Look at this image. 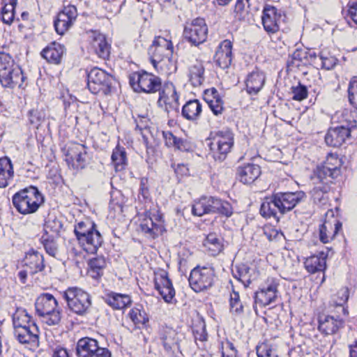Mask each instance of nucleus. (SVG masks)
I'll return each mask as SVG.
<instances>
[{
    "instance_id": "16",
    "label": "nucleus",
    "mask_w": 357,
    "mask_h": 357,
    "mask_svg": "<svg viewBox=\"0 0 357 357\" xmlns=\"http://www.w3.org/2000/svg\"><path fill=\"white\" fill-rule=\"evenodd\" d=\"M77 17V11L75 6L70 5L60 11L56 20L54 21V28L59 35L64 34L73 25Z\"/></svg>"
},
{
    "instance_id": "5",
    "label": "nucleus",
    "mask_w": 357,
    "mask_h": 357,
    "mask_svg": "<svg viewBox=\"0 0 357 357\" xmlns=\"http://www.w3.org/2000/svg\"><path fill=\"white\" fill-rule=\"evenodd\" d=\"M57 305L56 299L49 293L41 294L35 302L37 314L49 326L56 325L61 321V312L57 309Z\"/></svg>"
},
{
    "instance_id": "21",
    "label": "nucleus",
    "mask_w": 357,
    "mask_h": 357,
    "mask_svg": "<svg viewBox=\"0 0 357 357\" xmlns=\"http://www.w3.org/2000/svg\"><path fill=\"white\" fill-rule=\"evenodd\" d=\"M14 335L18 342L30 347L38 346L39 331L36 324H31L26 328H20L14 331Z\"/></svg>"
},
{
    "instance_id": "50",
    "label": "nucleus",
    "mask_w": 357,
    "mask_h": 357,
    "mask_svg": "<svg viewBox=\"0 0 357 357\" xmlns=\"http://www.w3.org/2000/svg\"><path fill=\"white\" fill-rule=\"evenodd\" d=\"M292 99L297 101H302L307 97L308 91L307 86L300 82L296 86L291 87Z\"/></svg>"
},
{
    "instance_id": "54",
    "label": "nucleus",
    "mask_w": 357,
    "mask_h": 357,
    "mask_svg": "<svg viewBox=\"0 0 357 357\" xmlns=\"http://www.w3.org/2000/svg\"><path fill=\"white\" fill-rule=\"evenodd\" d=\"M174 331L169 330L166 332L165 335L161 337L163 347L167 351L171 350L172 347L175 344L176 341L174 340Z\"/></svg>"
},
{
    "instance_id": "20",
    "label": "nucleus",
    "mask_w": 357,
    "mask_h": 357,
    "mask_svg": "<svg viewBox=\"0 0 357 357\" xmlns=\"http://www.w3.org/2000/svg\"><path fill=\"white\" fill-rule=\"evenodd\" d=\"M141 231L149 238H155L163 230V221L160 215L147 216L140 224Z\"/></svg>"
},
{
    "instance_id": "45",
    "label": "nucleus",
    "mask_w": 357,
    "mask_h": 357,
    "mask_svg": "<svg viewBox=\"0 0 357 357\" xmlns=\"http://www.w3.org/2000/svg\"><path fill=\"white\" fill-rule=\"evenodd\" d=\"M257 354L258 357H278L275 347L266 343L257 347Z\"/></svg>"
},
{
    "instance_id": "28",
    "label": "nucleus",
    "mask_w": 357,
    "mask_h": 357,
    "mask_svg": "<svg viewBox=\"0 0 357 357\" xmlns=\"http://www.w3.org/2000/svg\"><path fill=\"white\" fill-rule=\"evenodd\" d=\"M100 347L96 340L89 337L79 339L76 346V354L78 357H89Z\"/></svg>"
},
{
    "instance_id": "3",
    "label": "nucleus",
    "mask_w": 357,
    "mask_h": 357,
    "mask_svg": "<svg viewBox=\"0 0 357 357\" xmlns=\"http://www.w3.org/2000/svg\"><path fill=\"white\" fill-rule=\"evenodd\" d=\"M74 232L79 243L88 253H96L102 243V238L93 222H78L75 225Z\"/></svg>"
},
{
    "instance_id": "6",
    "label": "nucleus",
    "mask_w": 357,
    "mask_h": 357,
    "mask_svg": "<svg viewBox=\"0 0 357 357\" xmlns=\"http://www.w3.org/2000/svg\"><path fill=\"white\" fill-rule=\"evenodd\" d=\"M24 76L20 68L15 66L13 60L6 54H0V83L3 87L21 86Z\"/></svg>"
},
{
    "instance_id": "35",
    "label": "nucleus",
    "mask_w": 357,
    "mask_h": 357,
    "mask_svg": "<svg viewBox=\"0 0 357 357\" xmlns=\"http://www.w3.org/2000/svg\"><path fill=\"white\" fill-rule=\"evenodd\" d=\"M189 80L191 84L195 86H201L204 79V67L202 62L196 61L189 68Z\"/></svg>"
},
{
    "instance_id": "47",
    "label": "nucleus",
    "mask_w": 357,
    "mask_h": 357,
    "mask_svg": "<svg viewBox=\"0 0 357 357\" xmlns=\"http://www.w3.org/2000/svg\"><path fill=\"white\" fill-rule=\"evenodd\" d=\"M85 149H87V148L84 144L79 143L69 144L66 150V161L70 163V159H72L77 153L79 154L84 153Z\"/></svg>"
},
{
    "instance_id": "42",
    "label": "nucleus",
    "mask_w": 357,
    "mask_h": 357,
    "mask_svg": "<svg viewBox=\"0 0 357 357\" xmlns=\"http://www.w3.org/2000/svg\"><path fill=\"white\" fill-rule=\"evenodd\" d=\"M155 288L158 290L166 287H173L171 280L168 278V273L165 270L160 269L155 272Z\"/></svg>"
},
{
    "instance_id": "31",
    "label": "nucleus",
    "mask_w": 357,
    "mask_h": 357,
    "mask_svg": "<svg viewBox=\"0 0 357 357\" xmlns=\"http://www.w3.org/2000/svg\"><path fill=\"white\" fill-rule=\"evenodd\" d=\"M14 171L11 160L8 157L0 158V188H6L13 181Z\"/></svg>"
},
{
    "instance_id": "46",
    "label": "nucleus",
    "mask_w": 357,
    "mask_h": 357,
    "mask_svg": "<svg viewBox=\"0 0 357 357\" xmlns=\"http://www.w3.org/2000/svg\"><path fill=\"white\" fill-rule=\"evenodd\" d=\"M215 204H216L217 208V210H215V213H219L227 218H229L232 215L233 208L228 202L218 198V202H215Z\"/></svg>"
},
{
    "instance_id": "43",
    "label": "nucleus",
    "mask_w": 357,
    "mask_h": 357,
    "mask_svg": "<svg viewBox=\"0 0 357 357\" xmlns=\"http://www.w3.org/2000/svg\"><path fill=\"white\" fill-rule=\"evenodd\" d=\"M248 8L249 0H236L234 10V17L239 21L245 20L249 13Z\"/></svg>"
},
{
    "instance_id": "24",
    "label": "nucleus",
    "mask_w": 357,
    "mask_h": 357,
    "mask_svg": "<svg viewBox=\"0 0 357 357\" xmlns=\"http://www.w3.org/2000/svg\"><path fill=\"white\" fill-rule=\"evenodd\" d=\"M266 76L262 71L256 69L250 73L245 79L246 91L250 95L257 94L263 88Z\"/></svg>"
},
{
    "instance_id": "41",
    "label": "nucleus",
    "mask_w": 357,
    "mask_h": 357,
    "mask_svg": "<svg viewBox=\"0 0 357 357\" xmlns=\"http://www.w3.org/2000/svg\"><path fill=\"white\" fill-rule=\"evenodd\" d=\"M17 4V0H10L9 3L5 4L1 8V19L3 23L10 24L15 17V6Z\"/></svg>"
},
{
    "instance_id": "7",
    "label": "nucleus",
    "mask_w": 357,
    "mask_h": 357,
    "mask_svg": "<svg viewBox=\"0 0 357 357\" xmlns=\"http://www.w3.org/2000/svg\"><path fill=\"white\" fill-rule=\"evenodd\" d=\"M129 81L136 92L154 93L160 91L162 87V80L159 77L144 70L132 73Z\"/></svg>"
},
{
    "instance_id": "59",
    "label": "nucleus",
    "mask_w": 357,
    "mask_h": 357,
    "mask_svg": "<svg viewBox=\"0 0 357 357\" xmlns=\"http://www.w3.org/2000/svg\"><path fill=\"white\" fill-rule=\"evenodd\" d=\"M62 228V224L57 220L52 221L48 220L45 224V234H47L48 230L52 231L54 234H59Z\"/></svg>"
},
{
    "instance_id": "27",
    "label": "nucleus",
    "mask_w": 357,
    "mask_h": 357,
    "mask_svg": "<svg viewBox=\"0 0 357 357\" xmlns=\"http://www.w3.org/2000/svg\"><path fill=\"white\" fill-rule=\"evenodd\" d=\"M275 199V194L264 199L260 207V214L263 217L266 218H273L277 220H279L278 213H280V207Z\"/></svg>"
},
{
    "instance_id": "40",
    "label": "nucleus",
    "mask_w": 357,
    "mask_h": 357,
    "mask_svg": "<svg viewBox=\"0 0 357 357\" xmlns=\"http://www.w3.org/2000/svg\"><path fill=\"white\" fill-rule=\"evenodd\" d=\"M229 309L234 316H240L243 313V305L237 291H233L230 295Z\"/></svg>"
},
{
    "instance_id": "37",
    "label": "nucleus",
    "mask_w": 357,
    "mask_h": 357,
    "mask_svg": "<svg viewBox=\"0 0 357 357\" xmlns=\"http://www.w3.org/2000/svg\"><path fill=\"white\" fill-rule=\"evenodd\" d=\"M13 324L14 331L20 328H26L31 324H36L32 320L31 316L24 309H17L13 315Z\"/></svg>"
},
{
    "instance_id": "4",
    "label": "nucleus",
    "mask_w": 357,
    "mask_h": 357,
    "mask_svg": "<svg viewBox=\"0 0 357 357\" xmlns=\"http://www.w3.org/2000/svg\"><path fill=\"white\" fill-rule=\"evenodd\" d=\"M63 298L69 310L77 315L85 316L91 307V296L86 291L77 287H68L63 292Z\"/></svg>"
},
{
    "instance_id": "30",
    "label": "nucleus",
    "mask_w": 357,
    "mask_h": 357,
    "mask_svg": "<svg viewBox=\"0 0 357 357\" xmlns=\"http://www.w3.org/2000/svg\"><path fill=\"white\" fill-rule=\"evenodd\" d=\"M204 99L215 115L218 116L222 113L224 102L220 97L218 91L215 88L205 91Z\"/></svg>"
},
{
    "instance_id": "60",
    "label": "nucleus",
    "mask_w": 357,
    "mask_h": 357,
    "mask_svg": "<svg viewBox=\"0 0 357 357\" xmlns=\"http://www.w3.org/2000/svg\"><path fill=\"white\" fill-rule=\"evenodd\" d=\"M319 61L321 62V68L329 70L333 68L335 66V58L334 57H327L324 56L321 53L319 57Z\"/></svg>"
},
{
    "instance_id": "9",
    "label": "nucleus",
    "mask_w": 357,
    "mask_h": 357,
    "mask_svg": "<svg viewBox=\"0 0 357 357\" xmlns=\"http://www.w3.org/2000/svg\"><path fill=\"white\" fill-rule=\"evenodd\" d=\"M234 146V134L228 129L216 132L210 144L213 158L215 160H224Z\"/></svg>"
},
{
    "instance_id": "62",
    "label": "nucleus",
    "mask_w": 357,
    "mask_h": 357,
    "mask_svg": "<svg viewBox=\"0 0 357 357\" xmlns=\"http://www.w3.org/2000/svg\"><path fill=\"white\" fill-rule=\"evenodd\" d=\"M162 136L166 146L169 147H174L178 139L177 137L174 135L170 131H163Z\"/></svg>"
},
{
    "instance_id": "12",
    "label": "nucleus",
    "mask_w": 357,
    "mask_h": 357,
    "mask_svg": "<svg viewBox=\"0 0 357 357\" xmlns=\"http://www.w3.org/2000/svg\"><path fill=\"white\" fill-rule=\"evenodd\" d=\"M336 146L341 145L351 136V132L356 127V122L352 116L351 112L344 109L336 112Z\"/></svg>"
},
{
    "instance_id": "48",
    "label": "nucleus",
    "mask_w": 357,
    "mask_h": 357,
    "mask_svg": "<svg viewBox=\"0 0 357 357\" xmlns=\"http://www.w3.org/2000/svg\"><path fill=\"white\" fill-rule=\"evenodd\" d=\"M192 213L194 215L202 216L207 214V199L206 197H203L199 200L195 202L192 207Z\"/></svg>"
},
{
    "instance_id": "10",
    "label": "nucleus",
    "mask_w": 357,
    "mask_h": 357,
    "mask_svg": "<svg viewBox=\"0 0 357 357\" xmlns=\"http://www.w3.org/2000/svg\"><path fill=\"white\" fill-rule=\"evenodd\" d=\"M183 37L191 45L198 46L204 43L207 38L208 26L205 20L197 17L186 22L183 29Z\"/></svg>"
},
{
    "instance_id": "15",
    "label": "nucleus",
    "mask_w": 357,
    "mask_h": 357,
    "mask_svg": "<svg viewBox=\"0 0 357 357\" xmlns=\"http://www.w3.org/2000/svg\"><path fill=\"white\" fill-rule=\"evenodd\" d=\"M159 92L158 106L167 114L171 112H178L179 96L173 83L165 84L162 91Z\"/></svg>"
},
{
    "instance_id": "19",
    "label": "nucleus",
    "mask_w": 357,
    "mask_h": 357,
    "mask_svg": "<svg viewBox=\"0 0 357 357\" xmlns=\"http://www.w3.org/2000/svg\"><path fill=\"white\" fill-rule=\"evenodd\" d=\"M22 263L31 275L42 272L45 268L43 255L33 248L26 252Z\"/></svg>"
},
{
    "instance_id": "25",
    "label": "nucleus",
    "mask_w": 357,
    "mask_h": 357,
    "mask_svg": "<svg viewBox=\"0 0 357 357\" xmlns=\"http://www.w3.org/2000/svg\"><path fill=\"white\" fill-rule=\"evenodd\" d=\"M261 174V168L255 164H246L238 167L236 175L239 181L244 184L253 183Z\"/></svg>"
},
{
    "instance_id": "14",
    "label": "nucleus",
    "mask_w": 357,
    "mask_h": 357,
    "mask_svg": "<svg viewBox=\"0 0 357 357\" xmlns=\"http://www.w3.org/2000/svg\"><path fill=\"white\" fill-rule=\"evenodd\" d=\"M278 280L268 278L259 290L255 292V303L264 307L275 302L278 294Z\"/></svg>"
},
{
    "instance_id": "57",
    "label": "nucleus",
    "mask_w": 357,
    "mask_h": 357,
    "mask_svg": "<svg viewBox=\"0 0 357 357\" xmlns=\"http://www.w3.org/2000/svg\"><path fill=\"white\" fill-rule=\"evenodd\" d=\"M106 262L102 257H96L90 260L89 266L91 270L99 274V272L105 266Z\"/></svg>"
},
{
    "instance_id": "1",
    "label": "nucleus",
    "mask_w": 357,
    "mask_h": 357,
    "mask_svg": "<svg viewBox=\"0 0 357 357\" xmlns=\"http://www.w3.org/2000/svg\"><path fill=\"white\" fill-rule=\"evenodd\" d=\"M173 44L170 39L156 36L149 48L150 61L154 68L161 74L175 73L176 62L173 59Z\"/></svg>"
},
{
    "instance_id": "18",
    "label": "nucleus",
    "mask_w": 357,
    "mask_h": 357,
    "mask_svg": "<svg viewBox=\"0 0 357 357\" xmlns=\"http://www.w3.org/2000/svg\"><path fill=\"white\" fill-rule=\"evenodd\" d=\"M278 204L280 207V214L283 215L291 211L298 203L305 198V195L302 191L294 192H277L275 193Z\"/></svg>"
},
{
    "instance_id": "36",
    "label": "nucleus",
    "mask_w": 357,
    "mask_h": 357,
    "mask_svg": "<svg viewBox=\"0 0 357 357\" xmlns=\"http://www.w3.org/2000/svg\"><path fill=\"white\" fill-rule=\"evenodd\" d=\"M111 159L116 172L124 170L128 165L126 150L123 147L120 146L119 145H117L113 150Z\"/></svg>"
},
{
    "instance_id": "49",
    "label": "nucleus",
    "mask_w": 357,
    "mask_h": 357,
    "mask_svg": "<svg viewBox=\"0 0 357 357\" xmlns=\"http://www.w3.org/2000/svg\"><path fill=\"white\" fill-rule=\"evenodd\" d=\"M319 329L325 334L335 333V319L333 317H326L324 320H319Z\"/></svg>"
},
{
    "instance_id": "38",
    "label": "nucleus",
    "mask_w": 357,
    "mask_h": 357,
    "mask_svg": "<svg viewBox=\"0 0 357 357\" xmlns=\"http://www.w3.org/2000/svg\"><path fill=\"white\" fill-rule=\"evenodd\" d=\"M45 252L53 257H56L59 253V245L56 241L48 234H43L40 238Z\"/></svg>"
},
{
    "instance_id": "63",
    "label": "nucleus",
    "mask_w": 357,
    "mask_h": 357,
    "mask_svg": "<svg viewBox=\"0 0 357 357\" xmlns=\"http://www.w3.org/2000/svg\"><path fill=\"white\" fill-rule=\"evenodd\" d=\"M193 334L195 340L204 342L207 340V333L204 324H203L199 328L194 330Z\"/></svg>"
},
{
    "instance_id": "32",
    "label": "nucleus",
    "mask_w": 357,
    "mask_h": 357,
    "mask_svg": "<svg viewBox=\"0 0 357 357\" xmlns=\"http://www.w3.org/2000/svg\"><path fill=\"white\" fill-rule=\"evenodd\" d=\"M203 245L212 256L220 254L224 248L222 238L215 233L208 234L204 239Z\"/></svg>"
},
{
    "instance_id": "44",
    "label": "nucleus",
    "mask_w": 357,
    "mask_h": 357,
    "mask_svg": "<svg viewBox=\"0 0 357 357\" xmlns=\"http://www.w3.org/2000/svg\"><path fill=\"white\" fill-rule=\"evenodd\" d=\"M319 239L323 243H327L333 239L335 231H332L331 224L324 222L319 226Z\"/></svg>"
},
{
    "instance_id": "11",
    "label": "nucleus",
    "mask_w": 357,
    "mask_h": 357,
    "mask_svg": "<svg viewBox=\"0 0 357 357\" xmlns=\"http://www.w3.org/2000/svg\"><path fill=\"white\" fill-rule=\"evenodd\" d=\"M215 271L211 267H196L192 270L189 284L195 292H201L211 287L214 282Z\"/></svg>"
},
{
    "instance_id": "58",
    "label": "nucleus",
    "mask_w": 357,
    "mask_h": 357,
    "mask_svg": "<svg viewBox=\"0 0 357 357\" xmlns=\"http://www.w3.org/2000/svg\"><path fill=\"white\" fill-rule=\"evenodd\" d=\"M86 149H85L84 153H77L75 156L70 159V162L73 163V166H75V168H83L86 162Z\"/></svg>"
},
{
    "instance_id": "23",
    "label": "nucleus",
    "mask_w": 357,
    "mask_h": 357,
    "mask_svg": "<svg viewBox=\"0 0 357 357\" xmlns=\"http://www.w3.org/2000/svg\"><path fill=\"white\" fill-rule=\"evenodd\" d=\"M91 38V46L94 52L100 59H107L110 53V45L105 35L98 31H92Z\"/></svg>"
},
{
    "instance_id": "34",
    "label": "nucleus",
    "mask_w": 357,
    "mask_h": 357,
    "mask_svg": "<svg viewBox=\"0 0 357 357\" xmlns=\"http://www.w3.org/2000/svg\"><path fill=\"white\" fill-rule=\"evenodd\" d=\"M304 266L310 273L323 271L326 268V257L323 252L320 255H312L305 259Z\"/></svg>"
},
{
    "instance_id": "55",
    "label": "nucleus",
    "mask_w": 357,
    "mask_h": 357,
    "mask_svg": "<svg viewBox=\"0 0 357 357\" xmlns=\"http://www.w3.org/2000/svg\"><path fill=\"white\" fill-rule=\"evenodd\" d=\"M160 295L162 297L163 300L167 303H174L175 296V290L173 287H166L163 289L158 290Z\"/></svg>"
},
{
    "instance_id": "29",
    "label": "nucleus",
    "mask_w": 357,
    "mask_h": 357,
    "mask_svg": "<svg viewBox=\"0 0 357 357\" xmlns=\"http://www.w3.org/2000/svg\"><path fill=\"white\" fill-rule=\"evenodd\" d=\"M64 52V47L59 43H52L41 52V56L49 63L58 64L61 62Z\"/></svg>"
},
{
    "instance_id": "64",
    "label": "nucleus",
    "mask_w": 357,
    "mask_h": 357,
    "mask_svg": "<svg viewBox=\"0 0 357 357\" xmlns=\"http://www.w3.org/2000/svg\"><path fill=\"white\" fill-rule=\"evenodd\" d=\"M89 357H111V353L107 349L100 347Z\"/></svg>"
},
{
    "instance_id": "39",
    "label": "nucleus",
    "mask_w": 357,
    "mask_h": 357,
    "mask_svg": "<svg viewBox=\"0 0 357 357\" xmlns=\"http://www.w3.org/2000/svg\"><path fill=\"white\" fill-rule=\"evenodd\" d=\"M129 315L132 321L139 328L149 321V317L146 312L138 307L132 308L130 311Z\"/></svg>"
},
{
    "instance_id": "33",
    "label": "nucleus",
    "mask_w": 357,
    "mask_h": 357,
    "mask_svg": "<svg viewBox=\"0 0 357 357\" xmlns=\"http://www.w3.org/2000/svg\"><path fill=\"white\" fill-rule=\"evenodd\" d=\"M202 111L201 102L197 99L190 100L183 106L181 114L185 119L195 121L199 117Z\"/></svg>"
},
{
    "instance_id": "51",
    "label": "nucleus",
    "mask_w": 357,
    "mask_h": 357,
    "mask_svg": "<svg viewBox=\"0 0 357 357\" xmlns=\"http://www.w3.org/2000/svg\"><path fill=\"white\" fill-rule=\"evenodd\" d=\"M222 357H238V351L234 347L232 342L226 340L225 342H222L221 347Z\"/></svg>"
},
{
    "instance_id": "61",
    "label": "nucleus",
    "mask_w": 357,
    "mask_h": 357,
    "mask_svg": "<svg viewBox=\"0 0 357 357\" xmlns=\"http://www.w3.org/2000/svg\"><path fill=\"white\" fill-rule=\"evenodd\" d=\"M174 148L181 151L188 152L192 151V146L188 140L178 137Z\"/></svg>"
},
{
    "instance_id": "8",
    "label": "nucleus",
    "mask_w": 357,
    "mask_h": 357,
    "mask_svg": "<svg viewBox=\"0 0 357 357\" xmlns=\"http://www.w3.org/2000/svg\"><path fill=\"white\" fill-rule=\"evenodd\" d=\"M114 81L112 75L99 68H93L87 73V86L93 94H109Z\"/></svg>"
},
{
    "instance_id": "17",
    "label": "nucleus",
    "mask_w": 357,
    "mask_h": 357,
    "mask_svg": "<svg viewBox=\"0 0 357 357\" xmlns=\"http://www.w3.org/2000/svg\"><path fill=\"white\" fill-rule=\"evenodd\" d=\"M333 159V154L332 153H329L328 154L326 161L321 165L317 166L316 169L314 171V177L325 185L323 187V189L319 187V188H320V190L324 193L327 192L330 188L328 185L333 183L335 167L331 162Z\"/></svg>"
},
{
    "instance_id": "52",
    "label": "nucleus",
    "mask_w": 357,
    "mask_h": 357,
    "mask_svg": "<svg viewBox=\"0 0 357 357\" xmlns=\"http://www.w3.org/2000/svg\"><path fill=\"white\" fill-rule=\"evenodd\" d=\"M338 301H336V308H339L342 310L345 316L349 314L348 310L344 307L342 305L345 303L349 298V289L347 287H343L338 291Z\"/></svg>"
},
{
    "instance_id": "26",
    "label": "nucleus",
    "mask_w": 357,
    "mask_h": 357,
    "mask_svg": "<svg viewBox=\"0 0 357 357\" xmlns=\"http://www.w3.org/2000/svg\"><path fill=\"white\" fill-rule=\"evenodd\" d=\"M103 301L114 310H122L129 306L132 300L128 294L110 291L102 297Z\"/></svg>"
},
{
    "instance_id": "53",
    "label": "nucleus",
    "mask_w": 357,
    "mask_h": 357,
    "mask_svg": "<svg viewBox=\"0 0 357 357\" xmlns=\"http://www.w3.org/2000/svg\"><path fill=\"white\" fill-rule=\"evenodd\" d=\"M252 270L246 265H241L237 267V273L239 280L245 284L248 285L252 282L250 271Z\"/></svg>"
},
{
    "instance_id": "56",
    "label": "nucleus",
    "mask_w": 357,
    "mask_h": 357,
    "mask_svg": "<svg viewBox=\"0 0 357 357\" xmlns=\"http://www.w3.org/2000/svg\"><path fill=\"white\" fill-rule=\"evenodd\" d=\"M348 92L349 102L357 109V79L350 82Z\"/></svg>"
},
{
    "instance_id": "13",
    "label": "nucleus",
    "mask_w": 357,
    "mask_h": 357,
    "mask_svg": "<svg viewBox=\"0 0 357 357\" xmlns=\"http://www.w3.org/2000/svg\"><path fill=\"white\" fill-rule=\"evenodd\" d=\"M283 12L276 7L266 4L262 11V24L264 30L268 33H275L280 29L282 22L284 20Z\"/></svg>"
},
{
    "instance_id": "22",
    "label": "nucleus",
    "mask_w": 357,
    "mask_h": 357,
    "mask_svg": "<svg viewBox=\"0 0 357 357\" xmlns=\"http://www.w3.org/2000/svg\"><path fill=\"white\" fill-rule=\"evenodd\" d=\"M232 61V43L229 40H224L218 46L214 55L216 65L222 69L227 68Z\"/></svg>"
},
{
    "instance_id": "2",
    "label": "nucleus",
    "mask_w": 357,
    "mask_h": 357,
    "mask_svg": "<svg viewBox=\"0 0 357 357\" xmlns=\"http://www.w3.org/2000/svg\"><path fill=\"white\" fill-rule=\"evenodd\" d=\"M12 202L20 213L29 215L38 210L44 203V197L38 188L30 185L14 194Z\"/></svg>"
}]
</instances>
